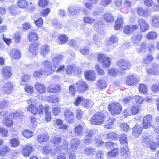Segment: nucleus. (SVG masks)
Masks as SVG:
<instances>
[{"label":"nucleus","mask_w":159,"mask_h":159,"mask_svg":"<svg viewBox=\"0 0 159 159\" xmlns=\"http://www.w3.org/2000/svg\"><path fill=\"white\" fill-rule=\"evenodd\" d=\"M105 118V115L102 112H97L92 117L90 123L94 125H99L104 122Z\"/></svg>","instance_id":"nucleus-3"},{"label":"nucleus","mask_w":159,"mask_h":159,"mask_svg":"<svg viewBox=\"0 0 159 159\" xmlns=\"http://www.w3.org/2000/svg\"><path fill=\"white\" fill-rule=\"evenodd\" d=\"M143 36L140 34H133L131 37V40L134 44H138L141 41Z\"/></svg>","instance_id":"nucleus-20"},{"label":"nucleus","mask_w":159,"mask_h":159,"mask_svg":"<svg viewBox=\"0 0 159 159\" xmlns=\"http://www.w3.org/2000/svg\"><path fill=\"white\" fill-rule=\"evenodd\" d=\"M42 75L46 76V73L43 70H39L35 71L34 72L33 76L37 78H40Z\"/></svg>","instance_id":"nucleus-38"},{"label":"nucleus","mask_w":159,"mask_h":159,"mask_svg":"<svg viewBox=\"0 0 159 159\" xmlns=\"http://www.w3.org/2000/svg\"><path fill=\"white\" fill-rule=\"evenodd\" d=\"M67 37L65 35L61 34L60 35L59 38V41L58 43L60 44H62L64 43L68 40Z\"/></svg>","instance_id":"nucleus-49"},{"label":"nucleus","mask_w":159,"mask_h":159,"mask_svg":"<svg viewBox=\"0 0 159 159\" xmlns=\"http://www.w3.org/2000/svg\"><path fill=\"white\" fill-rule=\"evenodd\" d=\"M108 109L112 115L119 114L122 111V106L118 102H112L109 104Z\"/></svg>","instance_id":"nucleus-4"},{"label":"nucleus","mask_w":159,"mask_h":159,"mask_svg":"<svg viewBox=\"0 0 159 159\" xmlns=\"http://www.w3.org/2000/svg\"><path fill=\"white\" fill-rule=\"evenodd\" d=\"M104 153L102 151L99 150L97 152L96 154V159H103Z\"/></svg>","instance_id":"nucleus-62"},{"label":"nucleus","mask_w":159,"mask_h":159,"mask_svg":"<svg viewBox=\"0 0 159 159\" xmlns=\"http://www.w3.org/2000/svg\"><path fill=\"white\" fill-rule=\"evenodd\" d=\"M2 73L3 77L6 79L10 78L12 74L11 67L5 66L2 69Z\"/></svg>","instance_id":"nucleus-12"},{"label":"nucleus","mask_w":159,"mask_h":159,"mask_svg":"<svg viewBox=\"0 0 159 159\" xmlns=\"http://www.w3.org/2000/svg\"><path fill=\"white\" fill-rule=\"evenodd\" d=\"M80 143V140L79 139L77 138L73 139L70 142L71 151L73 152H75Z\"/></svg>","instance_id":"nucleus-15"},{"label":"nucleus","mask_w":159,"mask_h":159,"mask_svg":"<svg viewBox=\"0 0 159 159\" xmlns=\"http://www.w3.org/2000/svg\"><path fill=\"white\" fill-rule=\"evenodd\" d=\"M95 150L90 147L86 148L85 149V153L87 155L93 154L95 152Z\"/></svg>","instance_id":"nucleus-60"},{"label":"nucleus","mask_w":159,"mask_h":159,"mask_svg":"<svg viewBox=\"0 0 159 159\" xmlns=\"http://www.w3.org/2000/svg\"><path fill=\"white\" fill-rule=\"evenodd\" d=\"M10 143L12 147H15L19 145V142L18 139L14 138L11 140Z\"/></svg>","instance_id":"nucleus-61"},{"label":"nucleus","mask_w":159,"mask_h":159,"mask_svg":"<svg viewBox=\"0 0 159 159\" xmlns=\"http://www.w3.org/2000/svg\"><path fill=\"white\" fill-rule=\"evenodd\" d=\"M68 142L66 141L62 142L61 145L59 146L56 147L55 151L57 153L62 151V150H67L68 149Z\"/></svg>","instance_id":"nucleus-24"},{"label":"nucleus","mask_w":159,"mask_h":159,"mask_svg":"<svg viewBox=\"0 0 159 159\" xmlns=\"http://www.w3.org/2000/svg\"><path fill=\"white\" fill-rule=\"evenodd\" d=\"M120 142L121 144H126L127 143V139L125 134H122L120 137Z\"/></svg>","instance_id":"nucleus-57"},{"label":"nucleus","mask_w":159,"mask_h":159,"mask_svg":"<svg viewBox=\"0 0 159 159\" xmlns=\"http://www.w3.org/2000/svg\"><path fill=\"white\" fill-rule=\"evenodd\" d=\"M133 100L135 101L137 105H140L144 102L143 98L139 96H134L133 98Z\"/></svg>","instance_id":"nucleus-45"},{"label":"nucleus","mask_w":159,"mask_h":159,"mask_svg":"<svg viewBox=\"0 0 159 159\" xmlns=\"http://www.w3.org/2000/svg\"><path fill=\"white\" fill-rule=\"evenodd\" d=\"M85 77L88 80L91 81H94L96 79L95 73L93 70H89L86 72Z\"/></svg>","instance_id":"nucleus-21"},{"label":"nucleus","mask_w":159,"mask_h":159,"mask_svg":"<svg viewBox=\"0 0 159 159\" xmlns=\"http://www.w3.org/2000/svg\"><path fill=\"white\" fill-rule=\"evenodd\" d=\"M152 26L157 28L159 27V16H153L152 17Z\"/></svg>","instance_id":"nucleus-28"},{"label":"nucleus","mask_w":159,"mask_h":159,"mask_svg":"<svg viewBox=\"0 0 159 159\" xmlns=\"http://www.w3.org/2000/svg\"><path fill=\"white\" fill-rule=\"evenodd\" d=\"M65 118L66 121L69 123H73L74 121L73 113L69 110H65L64 112Z\"/></svg>","instance_id":"nucleus-10"},{"label":"nucleus","mask_w":159,"mask_h":159,"mask_svg":"<svg viewBox=\"0 0 159 159\" xmlns=\"http://www.w3.org/2000/svg\"><path fill=\"white\" fill-rule=\"evenodd\" d=\"M104 20L107 22H111L114 20L113 16L111 13H105L103 16Z\"/></svg>","instance_id":"nucleus-29"},{"label":"nucleus","mask_w":159,"mask_h":159,"mask_svg":"<svg viewBox=\"0 0 159 159\" xmlns=\"http://www.w3.org/2000/svg\"><path fill=\"white\" fill-rule=\"evenodd\" d=\"M96 86L98 88L103 89L106 87L107 83L104 80L100 79L97 81Z\"/></svg>","instance_id":"nucleus-30"},{"label":"nucleus","mask_w":159,"mask_h":159,"mask_svg":"<svg viewBox=\"0 0 159 159\" xmlns=\"http://www.w3.org/2000/svg\"><path fill=\"white\" fill-rule=\"evenodd\" d=\"M10 148L7 145H3L0 147V155H5L10 151Z\"/></svg>","instance_id":"nucleus-37"},{"label":"nucleus","mask_w":159,"mask_h":159,"mask_svg":"<svg viewBox=\"0 0 159 159\" xmlns=\"http://www.w3.org/2000/svg\"><path fill=\"white\" fill-rule=\"evenodd\" d=\"M123 24V22L122 18L121 17L118 18L117 20L115 22V29L116 30L119 29Z\"/></svg>","instance_id":"nucleus-33"},{"label":"nucleus","mask_w":159,"mask_h":159,"mask_svg":"<svg viewBox=\"0 0 159 159\" xmlns=\"http://www.w3.org/2000/svg\"><path fill=\"white\" fill-rule=\"evenodd\" d=\"M34 87L36 90L40 93H44L46 91V87L45 85L40 83H36Z\"/></svg>","instance_id":"nucleus-23"},{"label":"nucleus","mask_w":159,"mask_h":159,"mask_svg":"<svg viewBox=\"0 0 159 159\" xmlns=\"http://www.w3.org/2000/svg\"><path fill=\"white\" fill-rule=\"evenodd\" d=\"M28 38L30 41L34 42L37 40V34L35 33L32 32L30 33L28 36Z\"/></svg>","instance_id":"nucleus-48"},{"label":"nucleus","mask_w":159,"mask_h":159,"mask_svg":"<svg viewBox=\"0 0 159 159\" xmlns=\"http://www.w3.org/2000/svg\"><path fill=\"white\" fill-rule=\"evenodd\" d=\"M18 4L20 7L24 8L27 6L28 3L25 0H19L18 1Z\"/></svg>","instance_id":"nucleus-54"},{"label":"nucleus","mask_w":159,"mask_h":159,"mask_svg":"<svg viewBox=\"0 0 159 159\" xmlns=\"http://www.w3.org/2000/svg\"><path fill=\"white\" fill-rule=\"evenodd\" d=\"M119 153L118 150L116 148H114L107 153V157H113L117 155Z\"/></svg>","instance_id":"nucleus-43"},{"label":"nucleus","mask_w":159,"mask_h":159,"mask_svg":"<svg viewBox=\"0 0 159 159\" xmlns=\"http://www.w3.org/2000/svg\"><path fill=\"white\" fill-rule=\"evenodd\" d=\"M126 82L127 85L133 86L136 85L138 82V80L136 76L130 75L127 77Z\"/></svg>","instance_id":"nucleus-9"},{"label":"nucleus","mask_w":159,"mask_h":159,"mask_svg":"<svg viewBox=\"0 0 159 159\" xmlns=\"http://www.w3.org/2000/svg\"><path fill=\"white\" fill-rule=\"evenodd\" d=\"M29 51L33 55H36L37 52V48L34 44H31L29 48Z\"/></svg>","instance_id":"nucleus-42"},{"label":"nucleus","mask_w":159,"mask_h":159,"mask_svg":"<svg viewBox=\"0 0 159 159\" xmlns=\"http://www.w3.org/2000/svg\"><path fill=\"white\" fill-rule=\"evenodd\" d=\"M94 105L93 102L91 100H85L82 103L83 107L87 108H91Z\"/></svg>","instance_id":"nucleus-35"},{"label":"nucleus","mask_w":159,"mask_h":159,"mask_svg":"<svg viewBox=\"0 0 159 159\" xmlns=\"http://www.w3.org/2000/svg\"><path fill=\"white\" fill-rule=\"evenodd\" d=\"M50 51V48L48 45H43L40 49V53L41 55L45 57Z\"/></svg>","instance_id":"nucleus-31"},{"label":"nucleus","mask_w":159,"mask_h":159,"mask_svg":"<svg viewBox=\"0 0 159 159\" xmlns=\"http://www.w3.org/2000/svg\"><path fill=\"white\" fill-rule=\"evenodd\" d=\"M14 39L16 43H18L20 42L21 38L20 36V34L19 32H16L15 34Z\"/></svg>","instance_id":"nucleus-63"},{"label":"nucleus","mask_w":159,"mask_h":159,"mask_svg":"<svg viewBox=\"0 0 159 159\" xmlns=\"http://www.w3.org/2000/svg\"><path fill=\"white\" fill-rule=\"evenodd\" d=\"M76 67L74 66L69 65L66 67V73L68 74H71L75 72Z\"/></svg>","instance_id":"nucleus-41"},{"label":"nucleus","mask_w":159,"mask_h":159,"mask_svg":"<svg viewBox=\"0 0 159 159\" xmlns=\"http://www.w3.org/2000/svg\"><path fill=\"white\" fill-rule=\"evenodd\" d=\"M26 92L29 94H32L33 93V88L32 86L26 85L25 88Z\"/></svg>","instance_id":"nucleus-64"},{"label":"nucleus","mask_w":159,"mask_h":159,"mask_svg":"<svg viewBox=\"0 0 159 159\" xmlns=\"http://www.w3.org/2000/svg\"><path fill=\"white\" fill-rule=\"evenodd\" d=\"M61 89V87L60 85L52 84L48 88L47 91L50 93H57L59 92Z\"/></svg>","instance_id":"nucleus-18"},{"label":"nucleus","mask_w":159,"mask_h":159,"mask_svg":"<svg viewBox=\"0 0 159 159\" xmlns=\"http://www.w3.org/2000/svg\"><path fill=\"white\" fill-rule=\"evenodd\" d=\"M115 119H113L110 118L107 122V124L104 125V127L105 128L110 129L111 128V126L114 124Z\"/></svg>","instance_id":"nucleus-50"},{"label":"nucleus","mask_w":159,"mask_h":159,"mask_svg":"<svg viewBox=\"0 0 159 159\" xmlns=\"http://www.w3.org/2000/svg\"><path fill=\"white\" fill-rule=\"evenodd\" d=\"M120 129L125 132H128L130 130V128L129 125L126 123H124L120 125Z\"/></svg>","instance_id":"nucleus-53"},{"label":"nucleus","mask_w":159,"mask_h":159,"mask_svg":"<svg viewBox=\"0 0 159 159\" xmlns=\"http://www.w3.org/2000/svg\"><path fill=\"white\" fill-rule=\"evenodd\" d=\"M136 12L140 16H147L148 15V10L143 9L141 7H138L137 8Z\"/></svg>","instance_id":"nucleus-27"},{"label":"nucleus","mask_w":159,"mask_h":159,"mask_svg":"<svg viewBox=\"0 0 159 159\" xmlns=\"http://www.w3.org/2000/svg\"><path fill=\"white\" fill-rule=\"evenodd\" d=\"M68 10L71 15H75L81 11V8L79 6H71L68 8Z\"/></svg>","instance_id":"nucleus-16"},{"label":"nucleus","mask_w":159,"mask_h":159,"mask_svg":"<svg viewBox=\"0 0 159 159\" xmlns=\"http://www.w3.org/2000/svg\"><path fill=\"white\" fill-rule=\"evenodd\" d=\"M77 90L80 93H84L88 90V86L87 84L82 80H80L77 83Z\"/></svg>","instance_id":"nucleus-8"},{"label":"nucleus","mask_w":159,"mask_h":159,"mask_svg":"<svg viewBox=\"0 0 159 159\" xmlns=\"http://www.w3.org/2000/svg\"><path fill=\"white\" fill-rule=\"evenodd\" d=\"M83 20V21L85 23L91 24L94 22L95 20L89 17L86 16L84 17Z\"/></svg>","instance_id":"nucleus-59"},{"label":"nucleus","mask_w":159,"mask_h":159,"mask_svg":"<svg viewBox=\"0 0 159 159\" xmlns=\"http://www.w3.org/2000/svg\"><path fill=\"white\" fill-rule=\"evenodd\" d=\"M47 99L48 101L53 103H56L58 102L59 100V97L56 95H52L50 96H48Z\"/></svg>","instance_id":"nucleus-36"},{"label":"nucleus","mask_w":159,"mask_h":159,"mask_svg":"<svg viewBox=\"0 0 159 159\" xmlns=\"http://www.w3.org/2000/svg\"><path fill=\"white\" fill-rule=\"evenodd\" d=\"M9 55L12 59H19L21 57L20 51L16 49H13L11 50L10 51Z\"/></svg>","instance_id":"nucleus-17"},{"label":"nucleus","mask_w":159,"mask_h":159,"mask_svg":"<svg viewBox=\"0 0 159 159\" xmlns=\"http://www.w3.org/2000/svg\"><path fill=\"white\" fill-rule=\"evenodd\" d=\"M98 60L101 63L103 67L108 68L111 64L109 58L102 54H99L98 56Z\"/></svg>","instance_id":"nucleus-5"},{"label":"nucleus","mask_w":159,"mask_h":159,"mask_svg":"<svg viewBox=\"0 0 159 159\" xmlns=\"http://www.w3.org/2000/svg\"><path fill=\"white\" fill-rule=\"evenodd\" d=\"M143 130V128L139 125L136 124L132 129V134L135 137H138L141 135Z\"/></svg>","instance_id":"nucleus-13"},{"label":"nucleus","mask_w":159,"mask_h":159,"mask_svg":"<svg viewBox=\"0 0 159 159\" xmlns=\"http://www.w3.org/2000/svg\"><path fill=\"white\" fill-rule=\"evenodd\" d=\"M138 23L140 26V30L144 32L148 29L149 25L144 20L142 19H139L138 20Z\"/></svg>","instance_id":"nucleus-14"},{"label":"nucleus","mask_w":159,"mask_h":159,"mask_svg":"<svg viewBox=\"0 0 159 159\" xmlns=\"http://www.w3.org/2000/svg\"><path fill=\"white\" fill-rule=\"evenodd\" d=\"M147 48L146 43L144 42L141 43L140 45L137 48V51L139 53L144 52L145 51Z\"/></svg>","instance_id":"nucleus-34"},{"label":"nucleus","mask_w":159,"mask_h":159,"mask_svg":"<svg viewBox=\"0 0 159 159\" xmlns=\"http://www.w3.org/2000/svg\"><path fill=\"white\" fill-rule=\"evenodd\" d=\"M139 90L140 93L143 94H147L148 92L147 85L143 83H141L139 84Z\"/></svg>","instance_id":"nucleus-32"},{"label":"nucleus","mask_w":159,"mask_h":159,"mask_svg":"<svg viewBox=\"0 0 159 159\" xmlns=\"http://www.w3.org/2000/svg\"><path fill=\"white\" fill-rule=\"evenodd\" d=\"M152 116L150 115H147L143 118V128H148L151 126H152V124L154 123L152 122Z\"/></svg>","instance_id":"nucleus-11"},{"label":"nucleus","mask_w":159,"mask_h":159,"mask_svg":"<svg viewBox=\"0 0 159 159\" xmlns=\"http://www.w3.org/2000/svg\"><path fill=\"white\" fill-rule=\"evenodd\" d=\"M1 88L3 92L6 94H9L12 92L14 89V84L12 83L8 82L5 83Z\"/></svg>","instance_id":"nucleus-7"},{"label":"nucleus","mask_w":159,"mask_h":159,"mask_svg":"<svg viewBox=\"0 0 159 159\" xmlns=\"http://www.w3.org/2000/svg\"><path fill=\"white\" fill-rule=\"evenodd\" d=\"M63 58V56L59 54L53 58L52 62L48 60H45L43 61L42 64L44 67V69L43 70L46 73V76H48L56 71L61 60Z\"/></svg>","instance_id":"nucleus-1"},{"label":"nucleus","mask_w":159,"mask_h":159,"mask_svg":"<svg viewBox=\"0 0 159 159\" xmlns=\"http://www.w3.org/2000/svg\"><path fill=\"white\" fill-rule=\"evenodd\" d=\"M117 64L122 70L129 69L131 66V64L129 61L123 59L118 61Z\"/></svg>","instance_id":"nucleus-6"},{"label":"nucleus","mask_w":159,"mask_h":159,"mask_svg":"<svg viewBox=\"0 0 159 159\" xmlns=\"http://www.w3.org/2000/svg\"><path fill=\"white\" fill-rule=\"evenodd\" d=\"M23 135L27 138H30L33 136V133L29 130H25L22 133Z\"/></svg>","instance_id":"nucleus-56"},{"label":"nucleus","mask_w":159,"mask_h":159,"mask_svg":"<svg viewBox=\"0 0 159 159\" xmlns=\"http://www.w3.org/2000/svg\"><path fill=\"white\" fill-rule=\"evenodd\" d=\"M95 134L94 131L92 129H87L85 132V137L91 139Z\"/></svg>","instance_id":"nucleus-44"},{"label":"nucleus","mask_w":159,"mask_h":159,"mask_svg":"<svg viewBox=\"0 0 159 159\" xmlns=\"http://www.w3.org/2000/svg\"><path fill=\"white\" fill-rule=\"evenodd\" d=\"M62 139L58 136H55L51 139V142L56 145L59 144L62 141Z\"/></svg>","instance_id":"nucleus-47"},{"label":"nucleus","mask_w":159,"mask_h":159,"mask_svg":"<svg viewBox=\"0 0 159 159\" xmlns=\"http://www.w3.org/2000/svg\"><path fill=\"white\" fill-rule=\"evenodd\" d=\"M33 150V149L31 146L26 145L23 148L22 154L25 156H28Z\"/></svg>","instance_id":"nucleus-26"},{"label":"nucleus","mask_w":159,"mask_h":159,"mask_svg":"<svg viewBox=\"0 0 159 159\" xmlns=\"http://www.w3.org/2000/svg\"><path fill=\"white\" fill-rule=\"evenodd\" d=\"M28 104V110L33 114L36 115L39 114L40 115L43 114V109L42 105H40L39 109L37 107V102L34 99H30L27 101Z\"/></svg>","instance_id":"nucleus-2"},{"label":"nucleus","mask_w":159,"mask_h":159,"mask_svg":"<svg viewBox=\"0 0 159 159\" xmlns=\"http://www.w3.org/2000/svg\"><path fill=\"white\" fill-rule=\"evenodd\" d=\"M157 33L154 31H150L147 35V38L148 39H154L157 37Z\"/></svg>","instance_id":"nucleus-39"},{"label":"nucleus","mask_w":159,"mask_h":159,"mask_svg":"<svg viewBox=\"0 0 159 159\" xmlns=\"http://www.w3.org/2000/svg\"><path fill=\"white\" fill-rule=\"evenodd\" d=\"M49 139V137L48 134L45 133L43 135H40L38 136L37 141L40 143L45 142H47Z\"/></svg>","instance_id":"nucleus-25"},{"label":"nucleus","mask_w":159,"mask_h":159,"mask_svg":"<svg viewBox=\"0 0 159 159\" xmlns=\"http://www.w3.org/2000/svg\"><path fill=\"white\" fill-rule=\"evenodd\" d=\"M95 68L98 74L101 76L103 75L104 74V70L100 67L99 65H96Z\"/></svg>","instance_id":"nucleus-51"},{"label":"nucleus","mask_w":159,"mask_h":159,"mask_svg":"<svg viewBox=\"0 0 159 159\" xmlns=\"http://www.w3.org/2000/svg\"><path fill=\"white\" fill-rule=\"evenodd\" d=\"M52 23L53 25L57 28L60 29L62 27V25L61 23L58 22L56 19H54L52 21Z\"/></svg>","instance_id":"nucleus-58"},{"label":"nucleus","mask_w":159,"mask_h":159,"mask_svg":"<svg viewBox=\"0 0 159 159\" xmlns=\"http://www.w3.org/2000/svg\"><path fill=\"white\" fill-rule=\"evenodd\" d=\"M152 126L155 128L154 131L155 132L159 133V117H157L156 118L155 121L152 124Z\"/></svg>","instance_id":"nucleus-40"},{"label":"nucleus","mask_w":159,"mask_h":159,"mask_svg":"<svg viewBox=\"0 0 159 159\" xmlns=\"http://www.w3.org/2000/svg\"><path fill=\"white\" fill-rule=\"evenodd\" d=\"M23 116V113L21 112H18L14 113L13 114V118L15 120H20Z\"/></svg>","instance_id":"nucleus-55"},{"label":"nucleus","mask_w":159,"mask_h":159,"mask_svg":"<svg viewBox=\"0 0 159 159\" xmlns=\"http://www.w3.org/2000/svg\"><path fill=\"white\" fill-rule=\"evenodd\" d=\"M4 125L7 127H11L12 125L13 121L10 118L6 117L3 121Z\"/></svg>","instance_id":"nucleus-46"},{"label":"nucleus","mask_w":159,"mask_h":159,"mask_svg":"<svg viewBox=\"0 0 159 159\" xmlns=\"http://www.w3.org/2000/svg\"><path fill=\"white\" fill-rule=\"evenodd\" d=\"M51 145L49 144H47L44 147L43 151L45 153L50 154L53 156H55L57 153L55 151L56 148L53 150L51 147Z\"/></svg>","instance_id":"nucleus-19"},{"label":"nucleus","mask_w":159,"mask_h":159,"mask_svg":"<svg viewBox=\"0 0 159 159\" xmlns=\"http://www.w3.org/2000/svg\"><path fill=\"white\" fill-rule=\"evenodd\" d=\"M107 72L108 75L115 77L117 75L118 71L116 69L112 68L110 70H107Z\"/></svg>","instance_id":"nucleus-52"},{"label":"nucleus","mask_w":159,"mask_h":159,"mask_svg":"<svg viewBox=\"0 0 159 159\" xmlns=\"http://www.w3.org/2000/svg\"><path fill=\"white\" fill-rule=\"evenodd\" d=\"M84 129V125L80 124L76 126L74 129V133L77 136H79L82 135L83 130Z\"/></svg>","instance_id":"nucleus-22"}]
</instances>
